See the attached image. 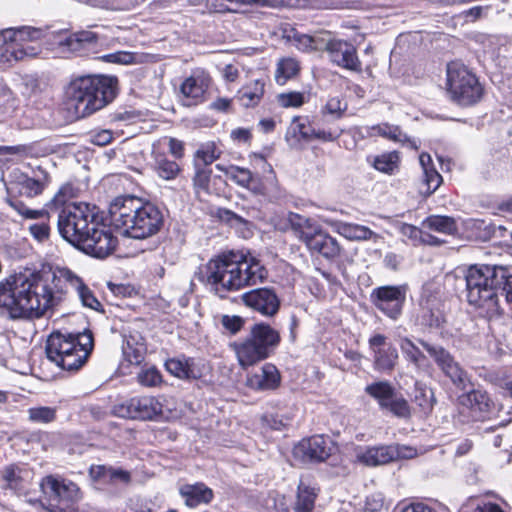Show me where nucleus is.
<instances>
[{
  "instance_id": "obj_15",
  "label": "nucleus",
  "mask_w": 512,
  "mask_h": 512,
  "mask_svg": "<svg viewBox=\"0 0 512 512\" xmlns=\"http://www.w3.org/2000/svg\"><path fill=\"white\" fill-rule=\"evenodd\" d=\"M162 403L153 396L126 399L113 407L114 415L128 419L152 420L162 414Z\"/></svg>"
},
{
  "instance_id": "obj_46",
  "label": "nucleus",
  "mask_w": 512,
  "mask_h": 512,
  "mask_svg": "<svg viewBox=\"0 0 512 512\" xmlns=\"http://www.w3.org/2000/svg\"><path fill=\"white\" fill-rule=\"evenodd\" d=\"M399 347L405 359L413 365L419 367L422 360L425 359L423 352L408 337H400Z\"/></svg>"
},
{
  "instance_id": "obj_23",
  "label": "nucleus",
  "mask_w": 512,
  "mask_h": 512,
  "mask_svg": "<svg viewBox=\"0 0 512 512\" xmlns=\"http://www.w3.org/2000/svg\"><path fill=\"white\" fill-rule=\"evenodd\" d=\"M46 31L42 28L32 26L13 27L0 30V51L4 50L8 44L15 43V46L25 45L26 43H37L45 36Z\"/></svg>"
},
{
  "instance_id": "obj_13",
  "label": "nucleus",
  "mask_w": 512,
  "mask_h": 512,
  "mask_svg": "<svg viewBox=\"0 0 512 512\" xmlns=\"http://www.w3.org/2000/svg\"><path fill=\"white\" fill-rule=\"evenodd\" d=\"M365 392L377 401L380 409L387 410L399 418H408L411 414L408 402L396 392L388 381H376L365 387Z\"/></svg>"
},
{
  "instance_id": "obj_25",
  "label": "nucleus",
  "mask_w": 512,
  "mask_h": 512,
  "mask_svg": "<svg viewBox=\"0 0 512 512\" xmlns=\"http://www.w3.org/2000/svg\"><path fill=\"white\" fill-rule=\"evenodd\" d=\"M1 477L7 488L18 494H28L34 472L27 465L12 464L1 471Z\"/></svg>"
},
{
  "instance_id": "obj_12",
  "label": "nucleus",
  "mask_w": 512,
  "mask_h": 512,
  "mask_svg": "<svg viewBox=\"0 0 512 512\" xmlns=\"http://www.w3.org/2000/svg\"><path fill=\"white\" fill-rule=\"evenodd\" d=\"M408 286L384 285L372 290L370 298L373 305L391 320H398L406 303Z\"/></svg>"
},
{
  "instance_id": "obj_51",
  "label": "nucleus",
  "mask_w": 512,
  "mask_h": 512,
  "mask_svg": "<svg viewBox=\"0 0 512 512\" xmlns=\"http://www.w3.org/2000/svg\"><path fill=\"white\" fill-rule=\"evenodd\" d=\"M289 132L297 137L298 140L311 141L313 127L307 118L296 116L293 118Z\"/></svg>"
},
{
  "instance_id": "obj_20",
  "label": "nucleus",
  "mask_w": 512,
  "mask_h": 512,
  "mask_svg": "<svg viewBox=\"0 0 512 512\" xmlns=\"http://www.w3.org/2000/svg\"><path fill=\"white\" fill-rule=\"evenodd\" d=\"M316 497V489L301 480L293 505L285 496H279L275 499L274 506L278 512H312Z\"/></svg>"
},
{
  "instance_id": "obj_1",
  "label": "nucleus",
  "mask_w": 512,
  "mask_h": 512,
  "mask_svg": "<svg viewBox=\"0 0 512 512\" xmlns=\"http://www.w3.org/2000/svg\"><path fill=\"white\" fill-rule=\"evenodd\" d=\"M68 289L84 307L99 311L101 303L83 279L68 268L52 275L15 274L0 282V316L10 320L39 319L61 300Z\"/></svg>"
},
{
  "instance_id": "obj_38",
  "label": "nucleus",
  "mask_w": 512,
  "mask_h": 512,
  "mask_svg": "<svg viewBox=\"0 0 512 512\" xmlns=\"http://www.w3.org/2000/svg\"><path fill=\"white\" fill-rule=\"evenodd\" d=\"M265 84L261 80H255L243 86L237 93L236 99L244 108L255 107L264 95Z\"/></svg>"
},
{
  "instance_id": "obj_37",
  "label": "nucleus",
  "mask_w": 512,
  "mask_h": 512,
  "mask_svg": "<svg viewBox=\"0 0 512 512\" xmlns=\"http://www.w3.org/2000/svg\"><path fill=\"white\" fill-rule=\"evenodd\" d=\"M420 324L430 328H440L445 322V317L437 299H427L421 304L418 317Z\"/></svg>"
},
{
  "instance_id": "obj_59",
  "label": "nucleus",
  "mask_w": 512,
  "mask_h": 512,
  "mask_svg": "<svg viewBox=\"0 0 512 512\" xmlns=\"http://www.w3.org/2000/svg\"><path fill=\"white\" fill-rule=\"evenodd\" d=\"M211 178V170L204 167L198 168L193 178L194 187L197 190L207 191Z\"/></svg>"
},
{
  "instance_id": "obj_58",
  "label": "nucleus",
  "mask_w": 512,
  "mask_h": 512,
  "mask_svg": "<svg viewBox=\"0 0 512 512\" xmlns=\"http://www.w3.org/2000/svg\"><path fill=\"white\" fill-rule=\"evenodd\" d=\"M220 152L216 149L214 143L202 145L196 152V157L200 159L205 166L210 165L219 157Z\"/></svg>"
},
{
  "instance_id": "obj_55",
  "label": "nucleus",
  "mask_w": 512,
  "mask_h": 512,
  "mask_svg": "<svg viewBox=\"0 0 512 512\" xmlns=\"http://www.w3.org/2000/svg\"><path fill=\"white\" fill-rule=\"evenodd\" d=\"M137 381L142 386L155 387L162 382V375L156 367H148L138 373Z\"/></svg>"
},
{
  "instance_id": "obj_35",
  "label": "nucleus",
  "mask_w": 512,
  "mask_h": 512,
  "mask_svg": "<svg viewBox=\"0 0 512 512\" xmlns=\"http://www.w3.org/2000/svg\"><path fill=\"white\" fill-rule=\"evenodd\" d=\"M327 223L335 232L349 240H369L376 235L370 228L364 225L338 220H329Z\"/></svg>"
},
{
  "instance_id": "obj_19",
  "label": "nucleus",
  "mask_w": 512,
  "mask_h": 512,
  "mask_svg": "<svg viewBox=\"0 0 512 512\" xmlns=\"http://www.w3.org/2000/svg\"><path fill=\"white\" fill-rule=\"evenodd\" d=\"M331 440L323 435H314L301 440L293 450L295 457L306 462H323L331 455Z\"/></svg>"
},
{
  "instance_id": "obj_7",
  "label": "nucleus",
  "mask_w": 512,
  "mask_h": 512,
  "mask_svg": "<svg viewBox=\"0 0 512 512\" xmlns=\"http://www.w3.org/2000/svg\"><path fill=\"white\" fill-rule=\"evenodd\" d=\"M93 349L91 332L78 334L53 332L47 339L45 351L48 360L66 371H77L86 362Z\"/></svg>"
},
{
  "instance_id": "obj_64",
  "label": "nucleus",
  "mask_w": 512,
  "mask_h": 512,
  "mask_svg": "<svg viewBox=\"0 0 512 512\" xmlns=\"http://www.w3.org/2000/svg\"><path fill=\"white\" fill-rule=\"evenodd\" d=\"M489 10L488 6H474L461 13V16L466 21L474 22L487 14Z\"/></svg>"
},
{
  "instance_id": "obj_61",
  "label": "nucleus",
  "mask_w": 512,
  "mask_h": 512,
  "mask_svg": "<svg viewBox=\"0 0 512 512\" xmlns=\"http://www.w3.org/2000/svg\"><path fill=\"white\" fill-rule=\"evenodd\" d=\"M89 140L94 145L105 146L113 140V133L110 130L92 131Z\"/></svg>"
},
{
  "instance_id": "obj_62",
  "label": "nucleus",
  "mask_w": 512,
  "mask_h": 512,
  "mask_svg": "<svg viewBox=\"0 0 512 512\" xmlns=\"http://www.w3.org/2000/svg\"><path fill=\"white\" fill-rule=\"evenodd\" d=\"M342 133V130H325V129H315L313 128V133L311 135V140H321L324 142H333L337 140Z\"/></svg>"
},
{
  "instance_id": "obj_24",
  "label": "nucleus",
  "mask_w": 512,
  "mask_h": 512,
  "mask_svg": "<svg viewBox=\"0 0 512 512\" xmlns=\"http://www.w3.org/2000/svg\"><path fill=\"white\" fill-rule=\"evenodd\" d=\"M166 370L180 379H199L203 376L205 364L200 359L184 355L168 359L165 362Z\"/></svg>"
},
{
  "instance_id": "obj_52",
  "label": "nucleus",
  "mask_w": 512,
  "mask_h": 512,
  "mask_svg": "<svg viewBox=\"0 0 512 512\" xmlns=\"http://www.w3.org/2000/svg\"><path fill=\"white\" fill-rule=\"evenodd\" d=\"M346 110L347 103L343 102L339 96H333L327 99L325 105L321 108V113L329 115L333 119H340Z\"/></svg>"
},
{
  "instance_id": "obj_5",
  "label": "nucleus",
  "mask_w": 512,
  "mask_h": 512,
  "mask_svg": "<svg viewBox=\"0 0 512 512\" xmlns=\"http://www.w3.org/2000/svg\"><path fill=\"white\" fill-rule=\"evenodd\" d=\"M109 217L112 227L134 239L155 235L164 223L159 206L152 202L142 203L133 196L115 198L109 206Z\"/></svg>"
},
{
  "instance_id": "obj_17",
  "label": "nucleus",
  "mask_w": 512,
  "mask_h": 512,
  "mask_svg": "<svg viewBox=\"0 0 512 512\" xmlns=\"http://www.w3.org/2000/svg\"><path fill=\"white\" fill-rule=\"evenodd\" d=\"M369 350L373 357V367L379 372H390L398 360V351L388 342L383 334H374L368 340Z\"/></svg>"
},
{
  "instance_id": "obj_41",
  "label": "nucleus",
  "mask_w": 512,
  "mask_h": 512,
  "mask_svg": "<svg viewBox=\"0 0 512 512\" xmlns=\"http://www.w3.org/2000/svg\"><path fill=\"white\" fill-rule=\"evenodd\" d=\"M423 224L430 230L446 235H454L458 230L455 219L450 216L431 215Z\"/></svg>"
},
{
  "instance_id": "obj_10",
  "label": "nucleus",
  "mask_w": 512,
  "mask_h": 512,
  "mask_svg": "<svg viewBox=\"0 0 512 512\" xmlns=\"http://www.w3.org/2000/svg\"><path fill=\"white\" fill-rule=\"evenodd\" d=\"M420 345L426 350L441 373L460 390H465L471 383L468 372L455 359L446 348L439 344H433L425 340H419Z\"/></svg>"
},
{
  "instance_id": "obj_3",
  "label": "nucleus",
  "mask_w": 512,
  "mask_h": 512,
  "mask_svg": "<svg viewBox=\"0 0 512 512\" xmlns=\"http://www.w3.org/2000/svg\"><path fill=\"white\" fill-rule=\"evenodd\" d=\"M267 271L247 250L224 251L200 268L198 279L219 298L263 282Z\"/></svg>"
},
{
  "instance_id": "obj_45",
  "label": "nucleus",
  "mask_w": 512,
  "mask_h": 512,
  "mask_svg": "<svg viewBox=\"0 0 512 512\" xmlns=\"http://www.w3.org/2000/svg\"><path fill=\"white\" fill-rule=\"evenodd\" d=\"M377 131L380 135L388 137L394 141L401 142L403 145H406L413 149H418L417 141L415 139L410 138L407 134L403 133L401 129L397 126H392L388 124L378 125Z\"/></svg>"
},
{
  "instance_id": "obj_49",
  "label": "nucleus",
  "mask_w": 512,
  "mask_h": 512,
  "mask_svg": "<svg viewBox=\"0 0 512 512\" xmlns=\"http://www.w3.org/2000/svg\"><path fill=\"white\" fill-rule=\"evenodd\" d=\"M6 149L21 157H42L50 154L53 150L48 146H42L40 143L30 145L9 146Z\"/></svg>"
},
{
  "instance_id": "obj_2",
  "label": "nucleus",
  "mask_w": 512,
  "mask_h": 512,
  "mask_svg": "<svg viewBox=\"0 0 512 512\" xmlns=\"http://www.w3.org/2000/svg\"><path fill=\"white\" fill-rule=\"evenodd\" d=\"M74 196V186L66 183L42 209H30L18 199H9L8 204L25 219H48L57 214V227L63 239L87 255L103 259L115 250L118 240L104 223L99 208L85 202H71Z\"/></svg>"
},
{
  "instance_id": "obj_21",
  "label": "nucleus",
  "mask_w": 512,
  "mask_h": 512,
  "mask_svg": "<svg viewBox=\"0 0 512 512\" xmlns=\"http://www.w3.org/2000/svg\"><path fill=\"white\" fill-rule=\"evenodd\" d=\"M210 81L209 75L204 71H194L180 86L183 104L185 106H193L202 103Z\"/></svg>"
},
{
  "instance_id": "obj_54",
  "label": "nucleus",
  "mask_w": 512,
  "mask_h": 512,
  "mask_svg": "<svg viewBox=\"0 0 512 512\" xmlns=\"http://www.w3.org/2000/svg\"><path fill=\"white\" fill-rule=\"evenodd\" d=\"M277 103L283 108H299L306 102L304 92L289 91L277 95Z\"/></svg>"
},
{
  "instance_id": "obj_42",
  "label": "nucleus",
  "mask_w": 512,
  "mask_h": 512,
  "mask_svg": "<svg viewBox=\"0 0 512 512\" xmlns=\"http://www.w3.org/2000/svg\"><path fill=\"white\" fill-rule=\"evenodd\" d=\"M300 71L299 62L294 58H283L277 64L275 80L279 85H285L288 80L293 79Z\"/></svg>"
},
{
  "instance_id": "obj_6",
  "label": "nucleus",
  "mask_w": 512,
  "mask_h": 512,
  "mask_svg": "<svg viewBox=\"0 0 512 512\" xmlns=\"http://www.w3.org/2000/svg\"><path fill=\"white\" fill-rule=\"evenodd\" d=\"M116 79L107 76H82L65 89V104L77 118L87 117L102 109L116 96Z\"/></svg>"
},
{
  "instance_id": "obj_30",
  "label": "nucleus",
  "mask_w": 512,
  "mask_h": 512,
  "mask_svg": "<svg viewBox=\"0 0 512 512\" xmlns=\"http://www.w3.org/2000/svg\"><path fill=\"white\" fill-rule=\"evenodd\" d=\"M232 348L236 354L239 365L247 368L265 360L268 356L264 351L248 336L246 339L234 342Z\"/></svg>"
},
{
  "instance_id": "obj_63",
  "label": "nucleus",
  "mask_w": 512,
  "mask_h": 512,
  "mask_svg": "<svg viewBox=\"0 0 512 512\" xmlns=\"http://www.w3.org/2000/svg\"><path fill=\"white\" fill-rule=\"evenodd\" d=\"M103 59L110 63L130 64L134 61V55L130 52L118 51L103 56Z\"/></svg>"
},
{
  "instance_id": "obj_60",
  "label": "nucleus",
  "mask_w": 512,
  "mask_h": 512,
  "mask_svg": "<svg viewBox=\"0 0 512 512\" xmlns=\"http://www.w3.org/2000/svg\"><path fill=\"white\" fill-rule=\"evenodd\" d=\"M223 327L231 334L238 333L243 327L244 320L242 317L237 315H224L221 319Z\"/></svg>"
},
{
  "instance_id": "obj_4",
  "label": "nucleus",
  "mask_w": 512,
  "mask_h": 512,
  "mask_svg": "<svg viewBox=\"0 0 512 512\" xmlns=\"http://www.w3.org/2000/svg\"><path fill=\"white\" fill-rule=\"evenodd\" d=\"M467 302L492 320L502 314L497 290L512 303V269L499 265H473L465 274Z\"/></svg>"
},
{
  "instance_id": "obj_31",
  "label": "nucleus",
  "mask_w": 512,
  "mask_h": 512,
  "mask_svg": "<svg viewBox=\"0 0 512 512\" xmlns=\"http://www.w3.org/2000/svg\"><path fill=\"white\" fill-rule=\"evenodd\" d=\"M89 475L93 480L104 484H128L131 481V475L128 471L107 465L91 466Z\"/></svg>"
},
{
  "instance_id": "obj_40",
  "label": "nucleus",
  "mask_w": 512,
  "mask_h": 512,
  "mask_svg": "<svg viewBox=\"0 0 512 512\" xmlns=\"http://www.w3.org/2000/svg\"><path fill=\"white\" fill-rule=\"evenodd\" d=\"M35 43H26L25 45L15 46V43L8 44L7 47L0 51V56L6 60H23L27 57H34L39 53V47Z\"/></svg>"
},
{
  "instance_id": "obj_22",
  "label": "nucleus",
  "mask_w": 512,
  "mask_h": 512,
  "mask_svg": "<svg viewBox=\"0 0 512 512\" xmlns=\"http://www.w3.org/2000/svg\"><path fill=\"white\" fill-rule=\"evenodd\" d=\"M216 168L225 172L226 176L234 183L250 190L255 195L265 196L270 193L267 187L247 168L235 165L224 167L221 164H217Z\"/></svg>"
},
{
  "instance_id": "obj_9",
  "label": "nucleus",
  "mask_w": 512,
  "mask_h": 512,
  "mask_svg": "<svg viewBox=\"0 0 512 512\" xmlns=\"http://www.w3.org/2000/svg\"><path fill=\"white\" fill-rule=\"evenodd\" d=\"M447 92L452 101L461 106H471L481 100L484 89L477 76L463 63L447 65Z\"/></svg>"
},
{
  "instance_id": "obj_32",
  "label": "nucleus",
  "mask_w": 512,
  "mask_h": 512,
  "mask_svg": "<svg viewBox=\"0 0 512 512\" xmlns=\"http://www.w3.org/2000/svg\"><path fill=\"white\" fill-rule=\"evenodd\" d=\"M476 42L482 46L483 53L502 69L501 73L504 71V67H509L511 65L512 62L509 59L500 56V51L504 44L501 37L496 35L480 34L476 37Z\"/></svg>"
},
{
  "instance_id": "obj_26",
  "label": "nucleus",
  "mask_w": 512,
  "mask_h": 512,
  "mask_svg": "<svg viewBox=\"0 0 512 512\" xmlns=\"http://www.w3.org/2000/svg\"><path fill=\"white\" fill-rule=\"evenodd\" d=\"M281 382L280 372L271 363H265L260 369L247 376V386L256 391L276 389Z\"/></svg>"
},
{
  "instance_id": "obj_33",
  "label": "nucleus",
  "mask_w": 512,
  "mask_h": 512,
  "mask_svg": "<svg viewBox=\"0 0 512 512\" xmlns=\"http://www.w3.org/2000/svg\"><path fill=\"white\" fill-rule=\"evenodd\" d=\"M98 43V36L92 31H80L69 35L63 44L71 52L83 56L93 50Z\"/></svg>"
},
{
  "instance_id": "obj_57",
  "label": "nucleus",
  "mask_w": 512,
  "mask_h": 512,
  "mask_svg": "<svg viewBox=\"0 0 512 512\" xmlns=\"http://www.w3.org/2000/svg\"><path fill=\"white\" fill-rule=\"evenodd\" d=\"M424 174V183L426 185V189L423 193L427 195H431L434 193L442 182V176L438 173V171L433 167L426 171H423Z\"/></svg>"
},
{
  "instance_id": "obj_14",
  "label": "nucleus",
  "mask_w": 512,
  "mask_h": 512,
  "mask_svg": "<svg viewBox=\"0 0 512 512\" xmlns=\"http://www.w3.org/2000/svg\"><path fill=\"white\" fill-rule=\"evenodd\" d=\"M49 182L48 172L39 167L33 171V176L13 170L9 173L5 185L9 194L17 193L26 197H35L44 191Z\"/></svg>"
},
{
  "instance_id": "obj_16",
  "label": "nucleus",
  "mask_w": 512,
  "mask_h": 512,
  "mask_svg": "<svg viewBox=\"0 0 512 512\" xmlns=\"http://www.w3.org/2000/svg\"><path fill=\"white\" fill-rule=\"evenodd\" d=\"M323 49L334 65L354 72L362 70V63L353 44L340 39L325 38Z\"/></svg>"
},
{
  "instance_id": "obj_53",
  "label": "nucleus",
  "mask_w": 512,
  "mask_h": 512,
  "mask_svg": "<svg viewBox=\"0 0 512 512\" xmlns=\"http://www.w3.org/2000/svg\"><path fill=\"white\" fill-rule=\"evenodd\" d=\"M155 169L159 177L165 180L174 179L180 171V167L175 161L165 157L157 158Z\"/></svg>"
},
{
  "instance_id": "obj_50",
  "label": "nucleus",
  "mask_w": 512,
  "mask_h": 512,
  "mask_svg": "<svg viewBox=\"0 0 512 512\" xmlns=\"http://www.w3.org/2000/svg\"><path fill=\"white\" fill-rule=\"evenodd\" d=\"M399 156L397 152H388L375 156L372 160L373 167L383 173L393 174L398 169Z\"/></svg>"
},
{
  "instance_id": "obj_44",
  "label": "nucleus",
  "mask_w": 512,
  "mask_h": 512,
  "mask_svg": "<svg viewBox=\"0 0 512 512\" xmlns=\"http://www.w3.org/2000/svg\"><path fill=\"white\" fill-rule=\"evenodd\" d=\"M291 39L297 49L303 52L321 50L325 42L324 37L310 36L299 32H294Z\"/></svg>"
},
{
  "instance_id": "obj_29",
  "label": "nucleus",
  "mask_w": 512,
  "mask_h": 512,
  "mask_svg": "<svg viewBox=\"0 0 512 512\" xmlns=\"http://www.w3.org/2000/svg\"><path fill=\"white\" fill-rule=\"evenodd\" d=\"M249 336L269 357L281 341L277 330L266 323H256L251 327Z\"/></svg>"
},
{
  "instance_id": "obj_27",
  "label": "nucleus",
  "mask_w": 512,
  "mask_h": 512,
  "mask_svg": "<svg viewBox=\"0 0 512 512\" xmlns=\"http://www.w3.org/2000/svg\"><path fill=\"white\" fill-rule=\"evenodd\" d=\"M398 457V451L394 446L360 447L356 451L358 462L375 467L387 464Z\"/></svg>"
},
{
  "instance_id": "obj_47",
  "label": "nucleus",
  "mask_w": 512,
  "mask_h": 512,
  "mask_svg": "<svg viewBox=\"0 0 512 512\" xmlns=\"http://www.w3.org/2000/svg\"><path fill=\"white\" fill-rule=\"evenodd\" d=\"M459 512H505L500 505L491 501L470 497L460 507Z\"/></svg>"
},
{
  "instance_id": "obj_43",
  "label": "nucleus",
  "mask_w": 512,
  "mask_h": 512,
  "mask_svg": "<svg viewBox=\"0 0 512 512\" xmlns=\"http://www.w3.org/2000/svg\"><path fill=\"white\" fill-rule=\"evenodd\" d=\"M413 402L420 408L422 413H430L436 402L433 390L426 385L416 384Z\"/></svg>"
},
{
  "instance_id": "obj_56",
  "label": "nucleus",
  "mask_w": 512,
  "mask_h": 512,
  "mask_svg": "<svg viewBox=\"0 0 512 512\" xmlns=\"http://www.w3.org/2000/svg\"><path fill=\"white\" fill-rule=\"evenodd\" d=\"M40 222L32 223L29 225L28 230L31 236L38 242H44L49 239L50 236V218L40 219Z\"/></svg>"
},
{
  "instance_id": "obj_11",
  "label": "nucleus",
  "mask_w": 512,
  "mask_h": 512,
  "mask_svg": "<svg viewBox=\"0 0 512 512\" xmlns=\"http://www.w3.org/2000/svg\"><path fill=\"white\" fill-rule=\"evenodd\" d=\"M459 419L462 423L485 421L496 415V405L482 389H472L458 396Z\"/></svg>"
},
{
  "instance_id": "obj_48",
  "label": "nucleus",
  "mask_w": 512,
  "mask_h": 512,
  "mask_svg": "<svg viewBox=\"0 0 512 512\" xmlns=\"http://www.w3.org/2000/svg\"><path fill=\"white\" fill-rule=\"evenodd\" d=\"M28 419L32 423L49 424L56 420L57 408L49 406L31 407L27 410Z\"/></svg>"
},
{
  "instance_id": "obj_18",
  "label": "nucleus",
  "mask_w": 512,
  "mask_h": 512,
  "mask_svg": "<svg viewBox=\"0 0 512 512\" xmlns=\"http://www.w3.org/2000/svg\"><path fill=\"white\" fill-rule=\"evenodd\" d=\"M243 303L266 317H272L279 311L280 299L273 289L257 288L242 295Z\"/></svg>"
},
{
  "instance_id": "obj_39",
  "label": "nucleus",
  "mask_w": 512,
  "mask_h": 512,
  "mask_svg": "<svg viewBox=\"0 0 512 512\" xmlns=\"http://www.w3.org/2000/svg\"><path fill=\"white\" fill-rule=\"evenodd\" d=\"M145 351L143 338L139 334L124 336L122 352L125 360L130 364H140L144 359Z\"/></svg>"
},
{
  "instance_id": "obj_34",
  "label": "nucleus",
  "mask_w": 512,
  "mask_h": 512,
  "mask_svg": "<svg viewBox=\"0 0 512 512\" xmlns=\"http://www.w3.org/2000/svg\"><path fill=\"white\" fill-rule=\"evenodd\" d=\"M287 221L294 235L305 245L320 228L312 219L293 212L288 214Z\"/></svg>"
},
{
  "instance_id": "obj_28",
  "label": "nucleus",
  "mask_w": 512,
  "mask_h": 512,
  "mask_svg": "<svg viewBox=\"0 0 512 512\" xmlns=\"http://www.w3.org/2000/svg\"><path fill=\"white\" fill-rule=\"evenodd\" d=\"M305 246L312 254L317 253L328 260L335 259L341 253V246L338 241L323 231L321 227Z\"/></svg>"
},
{
  "instance_id": "obj_8",
  "label": "nucleus",
  "mask_w": 512,
  "mask_h": 512,
  "mask_svg": "<svg viewBox=\"0 0 512 512\" xmlns=\"http://www.w3.org/2000/svg\"><path fill=\"white\" fill-rule=\"evenodd\" d=\"M39 489V497L30 498V502H38L48 512H77L81 493L79 487L72 481L47 475L39 482Z\"/></svg>"
},
{
  "instance_id": "obj_36",
  "label": "nucleus",
  "mask_w": 512,
  "mask_h": 512,
  "mask_svg": "<svg viewBox=\"0 0 512 512\" xmlns=\"http://www.w3.org/2000/svg\"><path fill=\"white\" fill-rule=\"evenodd\" d=\"M181 496L189 507H196L200 504H208L213 499V491L204 483L185 485L180 489Z\"/></svg>"
}]
</instances>
